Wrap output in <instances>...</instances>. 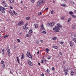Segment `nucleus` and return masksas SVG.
<instances>
[{"label": "nucleus", "mask_w": 76, "mask_h": 76, "mask_svg": "<svg viewBox=\"0 0 76 76\" xmlns=\"http://www.w3.org/2000/svg\"><path fill=\"white\" fill-rule=\"evenodd\" d=\"M60 28H62V26L60 25V23H58L57 26H56L53 29V30H56L54 31V32H59L60 29Z\"/></svg>", "instance_id": "obj_1"}, {"label": "nucleus", "mask_w": 76, "mask_h": 76, "mask_svg": "<svg viewBox=\"0 0 76 76\" xmlns=\"http://www.w3.org/2000/svg\"><path fill=\"white\" fill-rule=\"evenodd\" d=\"M4 10H5V8L2 7H0V11H1V12L3 13H5Z\"/></svg>", "instance_id": "obj_2"}, {"label": "nucleus", "mask_w": 76, "mask_h": 76, "mask_svg": "<svg viewBox=\"0 0 76 76\" xmlns=\"http://www.w3.org/2000/svg\"><path fill=\"white\" fill-rule=\"evenodd\" d=\"M26 55L28 57L30 58H32V56H31V55L30 54L29 52H28L27 53Z\"/></svg>", "instance_id": "obj_3"}, {"label": "nucleus", "mask_w": 76, "mask_h": 76, "mask_svg": "<svg viewBox=\"0 0 76 76\" xmlns=\"http://www.w3.org/2000/svg\"><path fill=\"white\" fill-rule=\"evenodd\" d=\"M27 61L28 64H29L30 66H32V63L31 62V61L28 60Z\"/></svg>", "instance_id": "obj_4"}, {"label": "nucleus", "mask_w": 76, "mask_h": 76, "mask_svg": "<svg viewBox=\"0 0 76 76\" xmlns=\"http://www.w3.org/2000/svg\"><path fill=\"white\" fill-rule=\"evenodd\" d=\"M10 49H9L7 51V54H8V55L9 57H10Z\"/></svg>", "instance_id": "obj_5"}, {"label": "nucleus", "mask_w": 76, "mask_h": 76, "mask_svg": "<svg viewBox=\"0 0 76 76\" xmlns=\"http://www.w3.org/2000/svg\"><path fill=\"white\" fill-rule=\"evenodd\" d=\"M18 26H21V25H22L23 24V22L22 21H19L18 23Z\"/></svg>", "instance_id": "obj_6"}, {"label": "nucleus", "mask_w": 76, "mask_h": 76, "mask_svg": "<svg viewBox=\"0 0 76 76\" xmlns=\"http://www.w3.org/2000/svg\"><path fill=\"white\" fill-rule=\"evenodd\" d=\"M41 1H38V2L37 3V7H38V6H39L40 5H41Z\"/></svg>", "instance_id": "obj_7"}, {"label": "nucleus", "mask_w": 76, "mask_h": 76, "mask_svg": "<svg viewBox=\"0 0 76 76\" xmlns=\"http://www.w3.org/2000/svg\"><path fill=\"white\" fill-rule=\"evenodd\" d=\"M67 72H68V70L67 69H64V72H65L64 74L65 75H67Z\"/></svg>", "instance_id": "obj_8"}, {"label": "nucleus", "mask_w": 76, "mask_h": 76, "mask_svg": "<svg viewBox=\"0 0 76 76\" xmlns=\"http://www.w3.org/2000/svg\"><path fill=\"white\" fill-rule=\"evenodd\" d=\"M40 29H41V30H44V25H43V24H42L41 26Z\"/></svg>", "instance_id": "obj_9"}, {"label": "nucleus", "mask_w": 76, "mask_h": 76, "mask_svg": "<svg viewBox=\"0 0 76 76\" xmlns=\"http://www.w3.org/2000/svg\"><path fill=\"white\" fill-rule=\"evenodd\" d=\"M34 25L36 29L38 28V24H35Z\"/></svg>", "instance_id": "obj_10"}, {"label": "nucleus", "mask_w": 76, "mask_h": 76, "mask_svg": "<svg viewBox=\"0 0 76 76\" xmlns=\"http://www.w3.org/2000/svg\"><path fill=\"white\" fill-rule=\"evenodd\" d=\"M22 56H21V59L22 60H23V59L25 57V56H24V55L23 54V53H22Z\"/></svg>", "instance_id": "obj_11"}, {"label": "nucleus", "mask_w": 76, "mask_h": 76, "mask_svg": "<svg viewBox=\"0 0 76 76\" xmlns=\"http://www.w3.org/2000/svg\"><path fill=\"white\" fill-rule=\"evenodd\" d=\"M69 44H70V46H71V47H72L73 46V43H72V42L71 41V42H69Z\"/></svg>", "instance_id": "obj_12"}, {"label": "nucleus", "mask_w": 76, "mask_h": 76, "mask_svg": "<svg viewBox=\"0 0 76 76\" xmlns=\"http://www.w3.org/2000/svg\"><path fill=\"white\" fill-rule=\"evenodd\" d=\"M27 24H28L27 23H26V24L23 27V29H25V28H26V27L27 26Z\"/></svg>", "instance_id": "obj_13"}, {"label": "nucleus", "mask_w": 76, "mask_h": 76, "mask_svg": "<svg viewBox=\"0 0 76 76\" xmlns=\"http://www.w3.org/2000/svg\"><path fill=\"white\" fill-rule=\"evenodd\" d=\"M1 53L2 55H4V49L2 50Z\"/></svg>", "instance_id": "obj_14"}, {"label": "nucleus", "mask_w": 76, "mask_h": 76, "mask_svg": "<svg viewBox=\"0 0 76 76\" xmlns=\"http://www.w3.org/2000/svg\"><path fill=\"white\" fill-rule=\"evenodd\" d=\"M17 61L18 63H19V57L18 56L17 57Z\"/></svg>", "instance_id": "obj_15"}, {"label": "nucleus", "mask_w": 76, "mask_h": 76, "mask_svg": "<svg viewBox=\"0 0 76 76\" xmlns=\"http://www.w3.org/2000/svg\"><path fill=\"white\" fill-rule=\"evenodd\" d=\"M10 3H15L13 0H10Z\"/></svg>", "instance_id": "obj_16"}, {"label": "nucleus", "mask_w": 76, "mask_h": 76, "mask_svg": "<svg viewBox=\"0 0 76 76\" xmlns=\"http://www.w3.org/2000/svg\"><path fill=\"white\" fill-rule=\"evenodd\" d=\"M54 24H55L53 22L50 23V26H54Z\"/></svg>", "instance_id": "obj_17"}, {"label": "nucleus", "mask_w": 76, "mask_h": 76, "mask_svg": "<svg viewBox=\"0 0 76 76\" xmlns=\"http://www.w3.org/2000/svg\"><path fill=\"white\" fill-rule=\"evenodd\" d=\"M56 39H57V38L56 37H54L52 38V40H53V41H54V40H56Z\"/></svg>", "instance_id": "obj_18"}, {"label": "nucleus", "mask_w": 76, "mask_h": 76, "mask_svg": "<svg viewBox=\"0 0 76 76\" xmlns=\"http://www.w3.org/2000/svg\"><path fill=\"white\" fill-rule=\"evenodd\" d=\"M75 72H71V74L72 75H72H74V74H75Z\"/></svg>", "instance_id": "obj_19"}, {"label": "nucleus", "mask_w": 76, "mask_h": 76, "mask_svg": "<svg viewBox=\"0 0 76 76\" xmlns=\"http://www.w3.org/2000/svg\"><path fill=\"white\" fill-rule=\"evenodd\" d=\"M72 40L75 43H76V39L75 38H73L72 39Z\"/></svg>", "instance_id": "obj_20"}, {"label": "nucleus", "mask_w": 76, "mask_h": 76, "mask_svg": "<svg viewBox=\"0 0 76 76\" xmlns=\"http://www.w3.org/2000/svg\"><path fill=\"white\" fill-rule=\"evenodd\" d=\"M70 20H71V18H69L68 19V22H70Z\"/></svg>", "instance_id": "obj_21"}, {"label": "nucleus", "mask_w": 76, "mask_h": 76, "mask_svg": "<svg viewBox=\"0 0 76 76\" xmlns=\"http://www.w3.org/2000/svg\"><path fill=\"white\" fill-rule=\"evenodd\" d=\"M29 34H31L32 32V30H31L29 31Z\"/></svg>", "instance_id": "obj_22"}, {"label": "nucleus", "mask_w": 76, "mask_h": 76, "mask_svg": "<svg viewBox=\"0 0 76 76\" xmlns=\"http://www.w3.org/2000/svg\"><path fill=\"white\" fill-rule=\"evenodd\" d=\"M53 48H55V49H57L58 47L56 46H53Z\"/></svg>", "instance_id": "obj_23"}, {"label": "nucleus", "mask_w": 76, "mask_h": 76, "mask_svg": "<svg viewBox=\"0 0 76 76\" xmlns=\"http://www.w3.org/2000/svg\"><path fill=\"white\" fill-rule=\"evenodd\" d=\"M29 19H30V18H29V17H26V20H29Z\"/></svg>", "instance_id": "obj_24"}, {"label": "nucleus", "mask_w": 76, "mask_h": 76, "mask_svg": "<svg viewBox=\"0 0 76 76\" xmlns=\"http://www.w3.org/2000/svg\"><path fill=\"white\" fill-rule=\"evenodd\" d=\"M61 6H63V7H65V6H66V4H61Z\"/></svg>", "instance_id": "obj_25"}, {"label": "nucleus", "mask_w": 76, "mask_h": 76, "mask_svg": "<svg viewBox=\"0 0 76 76\" xmlns=\"http://www.w3.org/2000/svg\"><path fill=\"white\" fill-rule=\"evenodd\" d=\"M65 18V17H61V20H64V19Z\"/></svg>", "instance_id": "obj_26"}, {"label": "nucleus", "mask_w": 76, "mask_h": 76, "mask_svg": "<svg viewBox=\"0 0 76 76\" xmlns=\"http://www.w3.org/2000/svg\"><path fill=\"white\" fill-rule=\"evenodd\" d=\"M46 52H47V53H48V51H49V49L48 48H46Z\"/></svg>", "instance_id": "obj_27"}, {"label": "nucleus", "mask_w": 76, "mask_h": 76, "mask_svg": "<svg viewBox=\"0 0 76 76\" xmlns=\"http://www.w3.org/2000/svg\"><path fill=\"white\" fill-rule=\"evenodd\" d=\"M41 33H43V34H47L46 31H42L41 32Z\"/></svg>", "instance_id": "obj_28"}, {"label": "nucleus", "mask_w": 76, "mask_h": 76, "mask_svg": "<svg viewBox=\"0 0 76 76\" xmlns=\"http://www.w3.org/2000/svg\"><path fill=\"white\" fill-rule=\"evenodd\" d=\"M69 13L70 15H73V12H69Z\"/></svg>", "instance_id": "obj_29"}, {"label": "nucleus", "mask_w": 76, "mask_h": 76, "mask_svg": "<svg viewBox=\"0 0 76 76\" xmlns=\"http://www.w3.org/2000/svg\"><path fill=\"white\" fill-rule=\"evenodd\" d=\"M4 61H2L1 62V63L2 64H4Z\"/></svg>", "instance_id": "obj_30"}, {"label": "nucleus", "mask_w": 76, "mask_h": 76, "mask_svg": "<svg viewBox=\"0 0 76 76\" xmlns=\"http://www.w3.org/2000/svg\"><path fill=\"white\" fill-rule=\"evenodd\" d=\"M51 14H52V15H53V13H54V11H53V10H52V11H51Z\"/></svg>", "instance_id": "obj_31"}, {"label": "nucleus", "mask_w": 76, "mask_h": 76, "mask_svg": "<svg viewBox=\"0 0 76 76\" xmlns=\"http://www.w3.org/2000/svg\"><path fill=\"white\" fill-rule=\"evenodd\" d=\"M9 37V35H7L4 37V38H6V37Z\"/></svg>", "instance_id": "obj_32"}, {"label": "nucleus", "mask_w": 76, "mask_h": 76, "mask_svg": "<svg viewBox=\"0 0 76 76\" xmlns=\"http://www.w3.org/2000/svg\"><path fill=\"white\" fill-rule=\"evenodd\" d=\"M60 43L61 44H64V42H60Z\"/></svg>", "instance_id": "obj_33"}, {"label": "nucleus", "mask_w": 76, "mask_h": 76, "mask_svg": "<svg viewBox=\"0 0 76 76\" xmlns=\"http://www.w3.org/2000/svg\"><path fill=\"white\" fill-rule=\"evenodd\" d=\"M26 37H29V35L28 34H27L26 35Z\"/></svg>", "instance_id": "obj_34"}, {"label": "nucleus", "mask_w": 76, "mask_h": 76, "mask_svg": "<svg viewBox=\"0 0 76 76\" xmlns=\"http://www.w3.org/2000/svg\"><path fill=\"white\" fill-rule=\"evenodd\" d=\"M47 71V73H49V72H50V70H49V69H47L46 70Z\"/></svg>", "instance_id": "obj_35"}, {"label": "nucleus", "mask_w": 76, "mask_h": 76, "mask_svg": "<svg viewBox=\"0 0 76 76\" xmlns=\"http://www.w3.org/2000/svg\"><path fill=\"white\" fill-rule=\"evenodd\" d=\"M35 2V0H31V2L32 3H34Z\"/></svg>", "instance_id": "obj_36"}, {"label": "nucleus", "mask_w": 76, "mask_h": 76, "mask_svg": "<svg viewBox=\"0 0 76 76\" xmlns=\"http://www.w3.org/2000/svg\"><path fill=\"white\" fill-rule=\"evenodd\" d=\"M48 59H50L51 58V57L50 56H49L48 57Z\"/></svg>", "instance_id": "obj_37"}, {"label": "nucleus", "mask_w": 76, "mask_h": 76, "mask_svg": "<svg viewBox=\"0 0 76 76\" xmlns=\"http://www.w3.org/2000/svg\"><path fill=\"white\" fill-rule=\"evenodd\" d=\"M59 54L61 56H62V55H63V54H62V53H61V52H59Z\"/></svg>", "instance_id": "obj_38"}, {"label": "nucleus", "mask_w": 76, "mask_h": 76, "mask_svg": "<svg viewBox=\"0 0 76 76\" xmlns=\"http://www.w3.org/2000/svg\"><path fill=\"white\" fill-rule=\"evenodd\" d=\"M17 41L18 42H20V39H17Z\"/></svg>", "instance_id": "obj_39"}, {"label": "nucleus", "mask_w": 76, "mask_h": 76, "mask_svg": "<svg viewBox=\"0 0 76 76\" xmlns=\"http://www.w3.org/2000/svg\"><path fill=\"white\" fill-rule=\"evenodd\" d=\"M55 69H54V67H52V70H54Z\"/></svg>", "instance_id": "obj_40"}, {"label": "nucleus", "mask_w": 76, "mask_h": 76, "mask_svg": "<svg viewBox=\"0 0 76 76\" xmlns=\"http://www.w3.org/2000/svg\"><path fill=\"white\" fill-rule=\"evenodd\" d=\"M48 26H51V23L48 24Z\"/></svg>", "instance_id": "obj_41"}, {"label": "nucleus", "mask_w": 76, "mask_h": 76, "mask_svg": "<svg viewBox=\"0 0 76 76\" xmlns=\"http://www.w3.org/2000/svg\"><path fill=\"white\" fill-rule=\"evenodd\" d=\"M5 67V65H4V64H3L2 65V67H3V68H4Z\"/></svg>", "instance_id": "obj_42"}, {"label": "nucleus", "mask_w": 76, "mask_h": 76, "mask_svg": "<svg viewBox=\"0 0 76 76\" xmlns=\"http://www.w3.org/2000/svg\"><path fill=\"white\" fill-rule=\"evenodd\" d=\"M45 0H43L42 1V3H45Z\"/></svg>", "instance_id": "obj_43"}, {"label": "nucleus", "mask_w": 76, "mask_h": 76, "mask_svg": "<svg viewBox=\"0 0 76 76\" xmlns=\"http://www.w3.org/2000/svg\"><path fill=\"white\" fill-rule=\"evenodd\" d=\"M62 68H63V69H64V68H65V66H64V65L62 66Z\"/></svg>", "instance_id": "obj_44"}, {"label": "nucleus", "mask_w": 76, "mask_h": 76, "mask_svg": "<svg viewBox=\"0 0 76 76\" xmlns=\"http://www.w3.org/2000/svg\"><path fill=\"white\" fill-rule=\"evenodd\" d=\"M72 76H76V73L74 74L73 75H72Z\"/></svg>", "instance_id": "obj_45"}, {"label": "nucleus", "mask_w": 76, "mask_h": 76, "mask_svg": "<svg viewBox=\"0 0 76 76\" xmlns=\"http://www.w3.org/2000/svg\"><path fill=\"white\" fill-rule=\"evenodd\" d=\"M11 15H12V16H13L14 15V14H13V12H11Z\"/></svg>", "instance_id": "obj_46"}, {"label": "nucleus", "mask_w": 76, "mask_h": 76, "mask_svg": "<svg viewBox=\"0 0 76 76\" xmlns=\"http://www.w3.org/2000/svg\"><path fill=\"white\" fill-rule=\"evenodd\" d=\"M14 14H15V15H16V16H17V15H18V14H17V13L15 12Z\"/></svg>", "instance_id": "obj_47"}, {"label": "nucleus", "mask_w": 76, "mask_h": 76, "mask_svg": "<svg viewBox=\"0 0 76 76\" xmlns=\"http://www.w3.org/2000/svg\"><path fill=\"white\" fill-rule=\"evenodd\" d=\"M41 63H44L43 60H41Z\"/></svg>", "instance_id": "obj_48"}, {"label": "nucleus", "mask_w": 76, "mask_h": 76, "mask_svg": "<svg viewBox=\"0 0 76 76\" xmlns=\"http://www.w3.org/2000/svg\"><path fill=\"white\" fill-rule=\"evenodd\" d=\"M36 43H37V44H39V41H37Z\"/></svg>", "instance_id": "obj_49"}, {"label": "nucleus", "mask_w": 76, "mask_h": 76, "mask_svg": "<svg viewBox=\"0 0 76 76\" xmlns=\"http://www.w3.org/2000/svg\"><path fill=\"white\" fill-rule=\"evenodd\" d=\"M9 13H11L12 12V11H11V10H9Z\"/></svg>", "instance_id": "obj_50"}, {"label": "nucleus", "mask_w": 76, "mask_h": 76, "mask_svg": "<svg viewBox=\"0 0 76 76\" xmlns=\"http://www.w3.org/2000/svg\"><path fill=\"white\" fill-rule=\"evenodd\" d=\"M48 7H47L45 9V10H48Z\"/></svg>", "instance_id": "obj_51"}, {"label": "nucleus", "mask_w": 76, "mask_h": 76, "mask_svg": "<svg viewBox=\"0 0 76 76\" xmlns=\"http://www.w3.org/2000/svg\"><path fill=\"white\" fill-rule=\"evenodd\" d=\"M4 7H7V5H6L4 6Z\"/></svg>", "instance_id": "obj_52"}, {"label": "nucleus", "mask_w": 76, "mask_h": 76, "mask_svg": "<svg viewBox=\"0 0 76 76\" xmlns=\"http://www.w3.org/2000/svg\"><path fill=\"white\" fill-rule=\"evenodd\" d=\"M41 13H42L41 12H40V13H39V15H40L41 14Z\"/></svg>", "instance_id": "obj_53"}, {"label": "nucleus", "mask_w": 76, "mask_h": 76, "mask_svg": "<svg viewBox=\"0 0 76 76\" xmlns=\"http://www.w3.org/2000/svg\"><path fill=\"white\" fill-rule=\"evenodd\" d=\"M10 8L11 9H13V7H10Z\"/></svg>", "instance_id": "obj_54"}, {"label": "nucleus", "mask_w": 76, "mask_h": 76, "mask_svg": "<svg viewBox=\"0 0 76 76\" xmlns=\"http://www.w3.org/2000/svg\"><path fill=\"white\" fill-rule=\"evenodd\" d=\"M40 42H41L42 43V42H43V40H40Z\"/></svg>", "instance_id": "obj_55"}, {"label": "nucleus", "mask_w": 76, "mask_h": 76, "mask_svg": "<svg viewBox=\"0 0 76 76\" xmlns=\"http://www.w3.org/2000/svg\"><path fill=\"white\" fill-rule=\"evenodd\" d=\"M42 76H44V74H42Z\"/></svg>", "instance_id": "obj_56"}, {"label": "nucleus", "mask_w": 76, "mask_h": 76, "mask_svg": "<svg viewBox=\"0 0 76 76\" xmlns=\"http://www.w3.org/2000/svg\"><path fill=\"white\" fill-rule=\"evenodd\" d=\"M38 64H39V66H41V64H40V63H38Z\"/></svg>", "instance_id": "obj_57"}, {"label": "nucleus", "mask_w": 76, "mask_h": 76, "mask_svg": "<svg viewBox=\"0 0 76 76\" xmlns=\"http://www.w3.org/2000/svg\"><path fill=\"white\" fill-rule=\"evenodd\" d=\"M5 2V1H3L2 2V3H4V2Z\"/></svg>", "instance_id": "obj_58"}, {"label": "nucleus", "mask_w": 76, "mask_h": 76, "mask_svg": "<svg viewBox=\"0 0 76 76\" xmlns=\"http://www.w3.org/2000/svg\"><path fill=\"white\" fill-rule=\"evenodd\" d=\"M37 54H39V51H38L37 53Z\"/></svg>", "instance_id": "obj_59"}, {"label": "nucleus", "mask_w": 76, "mask_h": 76, "mask_svg": "<svg viewBox=\"0 0 76 76\" xmlns=\"http://www.w3.org/2000/svg\"><path fill=\"white\" fill-rule=\"evenodd\" d=\"M13 13H14L16 12H15V11H14V10H13Z\"/></svg>", "instance_id": "obj_60"}, {"label": "nucleus", "mask_w": 76, "mask_h": 76, "mask_svg": "<svg viewBox=\"0 0 76 76\" xmlns=\"http://www.w3.org/2000/svg\"><path fill=\"white\" fill-rule=\"evenodd\" d=\"M53 3H54V4H55V1H53Z\"/></svg>", "instance_id": "obj_61"}, {"label": "nucleus", "mask_w": 76, "mask_h": 76, "mask_svg": "<svg viewBox=\"0 0 76 76\" xmlns=\"http://www.w3.org/2000/svg\"><path fill=\"white\" fill-rule=\"evenodd\" d=\"M21 3H23V1H21Z\"/></svg>", "instance_id": "obj_62"}, {"label": "nucleus", "mask_w": 76, "mask_h": 76, "mask_svg": "<svg viewBox=\"0 0 76 76\" xmlns=\"http://www.w3.org/2000/svg\"><path fill=\"white\" fill-rule=\"evenodd\" d=\"M72 17H74V15H72Z\"/></svg>", "instance_id": "obj_63"}, {"label": "nucleus", "mask_w": 76, "mask_h": 76, "mask_svg": "<svg viewBox=\"0 0 76 76\" xmlns=\"http://www.w3.org/2000/svg\"><path fill=\"white\" fill-rule=\"evenodd\" d=\"M24 8H25V9H26V7H24Z\"/></svg>", "instance_id": "obj_64"}]
</instances>
